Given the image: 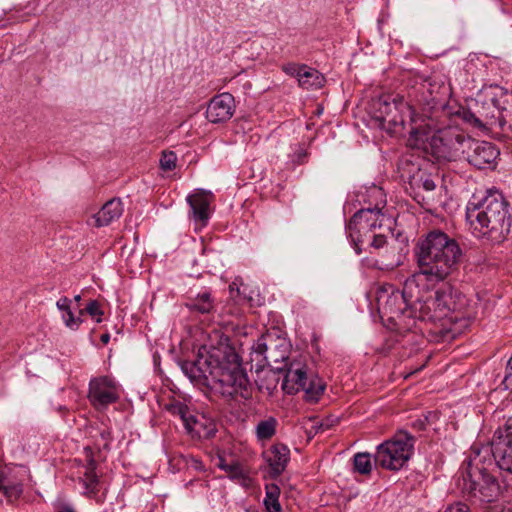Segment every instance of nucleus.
Wrapping results in <instances>:
<instances>
[{
  "mask_svg": "<svg viewBox=\"0 0 512 512\" xmlns=\"http://www.w3.org/2000/svg\"><path fill=\"white\" fill-rule=\"evenodd\" d=\"M415 257L419 270L405 281L402 291L390 284L382 285L376 291V304L382 321L400 333L414 327L409 311L413 291L422 281L441 282L456 271L462 250L454 238L441 230H432L418 240Z\"/></svg>",
  "mask_w": 512,
  "mask_h": 512,
  "instance_id": "nucleus-1",
  "label": "nucleus"
},
{
  "mask_svg": "<svg viewBox=\"0 0 512 512\" xmlns=\"http://www.w3.org/2000/svg\"><path fill=\"white\" fill-rule=\"evenodd\" d=\"M422 143L416 141L409 144L431 153L437 161H456L465 155L471 142L460 127L459 121L482 126V122L468 109L460 105L443 104L432 98L423 106Z\"/></svg>",
  "mask_w": 512,
  "mask_h": 512,
  "instance_id": "nucleus-2",
  "label": "nucleus"
},
{
  "mask_svg": "<svg viewBox=\"0 0 512 512\" xmlns=\"http://www.w3.org/2000/svg\"><path fill=\"white\" fill-rule=\"evenodd\" d=\"M191 381L202 383L212 391L230 399H248L251 385L241 366L238 354L232 349L213 348L200 354L194 363L183 366Z\"/></svg>",
  "mask_w": 512,
  "mask_h": 512,
  "instance_id": "nucleus-3",
  "label": "nucleus"
},
{
  "mask_svg": "<svg viewBox=\"0 0 512 512\" xmlns=\"http://www.w3.org/2000/svg\"><path fill=\"white\" fill-rule=\"evenodd\" d=\"M466 222L476 238L491 244L501 243L511 229L509 204L497 190L473 194L466 205Z\"/></svg>",
  "mask_w": 512,
  "mask_h": 512,
  "instance_id": "nucleus-4",
  "label": "nucleus"
},
{
  "mask_svg": "<svg viewBox=\"0 0 512 512\" xmlns=\"http://www.w3.org/2000/svg\"><path fill=\"white\" fill-rule=\"evenodd\" d=\"M492 469L491 450L473 445L457 478L458 488L473 504L491 503L499 497L500 485Z\"/></svg>",
  "mask_w": 512,
  "mask_h": 512,
  "instance_id": "nucleus-5",
  "label": "nucleus"
},
{
  "mask_svg": "<svg viewBox=\"0 0 512 512\" xmlns=\"http://www.w3.org/2000/svg\"><path fill=\"white\" fill-rule=\"evenodd\" d=\"M378 115L377 118L381 124L404 127L406 119H409L410 137L409 143L416 141L417 145L422 143L420 140L423 138V127L425 118H423V107L418 112L414 107L404 102L402 98L394 97L390 101V97L380 98L377 101Z\"/></svg>",
  "mask_w": 512,
  "mask_h": 512,
  "instance_id": "nucleus-6",
  "label": "nucleus"
},
{
  "mask_svg": "<svg viewBox=\"0 0 512 512\" xmlns=\"http://www.w3.org/2000/svg\"><path fill=\"white\" fill-rule=\"evenodd\" d=\"M415 437L398 431L391 439L377 446L374 455L375 464L391 471L403 468L414 452Z\"/></svg>",
  "mask_w": 512,
  "mask_h": 512,
  "instance_id": "nucleus-7",
  "label": "nucleus"
},
{
  "mask_svg": "<svg viewBox=\"0 0 512 512\" xmlns=\"http://www.w3.org/2000/svg\"><path fill=\"white\" fill-rule=\"evenodd\" d=\"M432 304L437 305L436 314L432 316L426 312L424 317L457 321L459 316L470 319L474 314L466 296L449 284H444L435 291Z\"/></svg>",
  "mask_w": 512,
  "mask_h": 512,
  "instance_id": "nucleus-8",
  "label": "nucleus"
},
{
  "mask_svg": "<svg viewBox=\"0 0 512 512\" xmlns=\"http://www.w3.org/2000/svg\"><path fill=\"white\" fill-rule=\"evenodd\" d=\"M282 389L287 394H295L303 390L309 399L317 400L324 392L325 385L318 378H309L305 365L292 362L284 376Z\"/></svg>",
  "mask_w": 512,
  "mask_h": 512,
  "instance_id": "nucleus-9",
  "label": "nucleus"
},
{
  "mask_svg": "<svg viewBox=\"0 0 512 512\" xmlns=\"http://www.w3.org/2000/svg\"><path fill=\"white\" fill-rule=\"evenodd\" d=\"M121 389L118 383L108 376H100L90 380L88 399L91 405L98 411L120 399Z\"/></svg>",
  "mask_w": 512,
  "mask_h": 512,
  "instance_id": "nucleus-10",
  "label": "nucleus"
},
{
  "mask_svg": "<svg viewBox=\"0 0 512 512\" xmlns=\"http://www.w3.org/2000/svg\"><path fill=\"white\" fill-rule=\"evenodd\" d=\"M493 459V467L512 473V419L499 427L494 434L492 446L489 447Z\"/></svg>",
  "mask_w": 512,
  "mask_h": 512,
  "instance_id": "nucleus-11",
  "label": "nucleus"
},
{
  "mask_svg": "<svg viewBox=\"0 0 512 512\" xmlns=\"http://www.w3.org/2000/svg\"><path fill=\"white\" fill-rule=\"evenodd\" d=\"M498 156L499 151L492 143L471 139L463 157L476 168L484 169L491 166Z\"/></svg>",
  "mask_w": 512,
  "mask_h": 512,
  "instance_id": "nucleus-12",
  "label": "nucleus"
},
{
  "mask_svg": "<svg viewBox=\"0 0 512 512\" xmlns=\"http://www.w3.org/2000/svg\"><path fill=\"white\" fill-rule=\"evenodd\" d=\"M214 199L211 192L205 190H197L187 197L190 205V216L195 223V229L205 227L210 218V205Z\"/></svg>",
  "mask_w": 512,
  "mask_h": 512,
  "instance_id": "nucleus-13",
  "label": "nucleus"
},
{
  "mask_svg": "<svg viewBox=\"0 0 512 512\" xmlns=\"http://www.w3.org/2000/svg\"><path fill=\"white\" fill-rule=\"evenodd\" d=\"M369 197L375 199L373 207L360 209L353 215V223L359 221V219H369V224H373V231L377 228H381L385 221V216L382 213V209L386 205V197L383 190L379 187L373 186L368 190Z\"/></svg>",
  "mask_w": 512,
  "mask_h": 512,
  "instance_id": "nucleus-14",
  "label": "nucleus"
},
{
  "mask_svg": "<svg viewBox=\"0 0 512 512\" xmlns=\"http://www.w3.org/2000/svg\"><path fill=\"white\" fill-rule=\"evenodd\" d=\"M234 109V97L230 93H221L210 100L206 117L212 123L225 122L232 117Z\"/></svg>",
  "mask_w": 512,
  "mask_h": 512,
  "instance_id": "nucleus-15",
  "label": "nucleus"
},
{
  "mask_svg": "<svg viewBox=\"0 0 512 512\" xmlns=\"http://www.w3.org/2000/svg\"><path fill=\"white\" fill-rule=\"evenodd\" d=\"M185 429L193 438L208 439L215 435L217 429L213 419L204 414L191 413L188 418Z\"/></svg>",
  "mask_w": 512,
  "mask_h": 512,
  "instance_id": "nucleus-16",
  "label": "nucleus"
},
{
  "mask_svg": "<svg viewBox=\"0 0 512 512\" xmlns=\"http://www.w3.org/2000/svg\"><path fill=\"white\" fill-rule=\"evenodd\" d=\"M289 454V449L283 444H275L263 453L273 477L279 476L285 470Z\"/></svg>",
  "mask_w": 512,
  "mask_h": 512,
  "instance_id": "nucleus-17",
  "label": "nucleus"
},
{
  "mask_svg": "<svg viewBox=\"0 0 512 512\" xmlns=\"http://www.w3.org/2000/svg\"><path fill=\"white\" fill-rule=\"evenodd\" d=\"M123 213V205L120 199L107 201L102 208L93 216L96 227L107 226L114 220L119 219Z\"/></svg>",
  "mask_w": 512,
  "mask_h": 512,
  "instance_id": "nucleus-18",
  "label": "nucleus"
},
{
  "mask_svg": "<svg viewBox=\"0 0 512 512\" xmlns=\"http://www.w3.org/2000/svg\"><path fill=\"white\" fill-rule=\"evenodd\" d=\"M432 301L433 296H417L416 299L413 300L409 311L411 315V320H414V325L416 324V320L436 322L443 319L424 317V314H426V312H428L432 316L436 314L437 305L433 306Z\"/></svg>",
  "mask_w": 512,
  "mask_h": 512,
  "instance_id": "nucleus-19",
  "label": "nucleus"
},
{
  "mask_svg": "<svg viewBox=\"0 0 512 512\" xmlns=\"http://www.w3.org/2000/svg\"><path fill=\"white\" fill-rule=\"evenodd\" d=\"M21 493L22 484L9 476L7 467L0 466V502H13Z\"/></svg>",
  "mask_w": 512,
  "mask_h": 512,
  "instance_id": "nucleus-20",
  "label": "nucleus"
},
{
  "mask_svg": "<svg viewBox=\"0 0 512 512\" xmlns=\"http://www.w3.org/2000/svg\"><path fill=\"white\" fill-rule=\"evenodd\" d=\"M273 342H275L271 335H262L260 338H258L256 344L254 345L253 349L255 353L259 355H263L264 358L267 361H274L278 362L280 359L284 360L286 358L285 353L286 350L283 351L279 355V357L276 355V348L278 345H274V348L272 347Z\"/></svg>",
  "mask_w": 512,
  "mask_h": 512,
  "instance_id": "nucleus-21",
  "label": "nucleus"
},
{
  "mask_svg": "<svg viewBox=\"0 0 512 512\" xmlns=\"http://www.w3.org/2000/svg\"><path fill=\"white\" fill-rule=\"evenodd\" d=\"M186 307L191 312H198L201 314H209L215 308V302L212 295L208 291L197 294L194 298H191L187 303Z\"/></svg>",
  "mask_w": 512,
  "mask_h": 512,
  "instance_id": "nucleus-22",
  "label": "nucleus"
},
{
  "mask_svg": "<svg viewBox=\"0 0 512 512\" xmlns=\"http://www.w3.org/2000/svg\"><path fill=\"white\" fill-rule=\"evenodd\" d=\"M95 467V460L93 458H89L84 476L81 478V483L85 490L84 493L89 497H96L99 491V481L95 473Z\"/></svg>",
  "mask_w": 512,
  "mask_h": 512,
  "instance_id": "nucleus-23",
  "label": "nucleus"
},
{
  "mask_svg": "<svg viewBox=\"0 0 512 512\" xmlns=\"http://www.w3.org/2000/svg\"><path fill=\"white\" fill-rule=\"evenodd\" d=\"M71 299L61 297L57 303V308L61 311V317L65 326L71 330H77L82 323V315L75 316L71 310Z\"/></svg>",
  "mask_w": 512,
  "mask_h": 512,
  "instance_id": "nucleus-24",
  "label": "nucleus"
},
{
  "mask_svg": "<svg viewBox=\"0 0 512 512\" xmlns=\"http://www.w3.org/2000/svg\"><path fill=\"white\" fill-rule=\"evenodd\" d=\"M323 81V76L316 69L307 67L306 65H304L298 78L299 86L304 89L320 88Z\"/></svg>",
  "mask_w": 512,
  "mask_h": 512,
  "instance_id": "nucleus-25",
  "label": "nucleus"
},
{
  "mask_svg": "<svg viewBox=\"0 0 512 512\" xmlns=\"http://www.w3.org/2000/svg\"><path fill=\"white\" fill-rule=\"evenodd\" d=\"M347 231L355 242H363L362 238L366 236L368 232L373 231V224H369V219L366 217L353 223L352 217L347 224Z\"/></svg>",
  "mask_w": 512,
  "mask_h": 512,
  "instance_id": "nucleus-26",
  "label": "nucleus"
},
{
  "mask_svg": "<svg viewBox=\"0 0 512 512\" xmlns=\"http://www.w3.org/2000/svg\"><path fill=\"white\" fill-rule=\"evenodd\" d=\"M278 421L274 417H268L259 421L255 427L256 437L259 441L270 440L275 434Z\"/></svg>",
  "mask_w": 512,
  "mask_h": 512,
  "instance_id": "nucleus-27",
  "label": "nucleus"
},
{
  "mask_svg": "<svg viewBox=\"0 0 512 512\" xmlns=\"http://www.w3.org/2000/svg\"><path fill=\"white\" fill-rule=\"evenodd\" d=\"M279 496L280 489L277 485L271 484L266 487V496L263 502L267 512H282Z\"/></svg>",
  "mask_w": 512,
  "mask_h": 512,
  "instance_id": "nucleus-28",
  "label": "nucleus"
},
{
  "mask_svg": "<svg viewBox=\"0 0 512 512\" xmlns=\"http://www.w3.org/2000/svg\"><path fill=\"white\" fill-rule=\"evenodd\" d=\"M410 186L413 189H423L427 192H431L436 188L434 180L424 173H418L417 175L412 176L410 179Z\"/></svg>",
  "mask_w": 512,
  "mask_h": 512,
  "instance_id": "nucleus-29",
  "label": "nucleus"
},
{
  "mask_svg": "<svg viewBox=\"0 0 512 512\" xmlns=\"http://www.w3.org/2000/svg\"><path fill=\"white\" fill-rule=\"evenodd\" d=\"M354 469L363 475L370 474L372 470L370 454L365 452L355 454Z\"/></svg>",
  "mask_w": 512,
  "mask_h": 512,
  "instance_id": "nucleus-30",
  "label": "nucleus"
},
{
  "mask_svg": "<svg viewBox=\"0 0 512 512\" xmlns=\"http://www.w3.org/2000/svg\"><path fill=\"white\" fill-rule=\"evenodd\" d=\"M84 313H87L95 319L97 323L102 321V316L104 314L101 304L97 300L89 301L84 309L79 310L80 315H83Z\"/></svg>",
  "mask_w": 512,
  "mask_h": 512,
  "instance_id": "nucleus-31",
  "label": "nucleus"
},
{
  "mask_svg": "<svg viewBox=\"0 0 512 512\" xmlns=\"http://www.w3.org/2000/svg\"><path fill=\"white\" fill-rule=\"evenodd\" d=\"M168 411L174 415L180 418V420L183 423V426H185L188 418L190 417L192 411L183 403L181 402H175L168 406Z\"/></svg>",
  "mask_w": 512,
  "mask_h": 512,
  "instance_id": "nucleus-32",
  "label": "nucleus"
},
{
  "mask_svg": "<svg viewBox=\"0 0 512 512\" xmlns=\"http://www.w3.org/2000/svg\"><path fill=\"white\" fill-rule=\"evenodd\" d=\"M177 156L173 151H164L160 158V167L164 171H172L176 167Z\"/></svg>",
  "mask_w": 512,
  "mask_h": 512,
  "instance_id": "nucleus-33",
  "label": "nucleus"
},
{
  "mask_svg": "<svg viewBox=\"0 0 512 512\" xmlns=\"http://www.w3.org/2000/svg\"><path fill=\"white\" fill-rule=\"evenodd\" d=\"M218 466L224 470L231 478L240 479L243 477V471L238 463H225L220 459Z\"/></svg>",
  "mask_w": 512,
  "mask_h": 512,
  "instance_id": "nucleus-34",
  "label": "nucleus"
},
{
  "mask_svg": "<svg viewBox=\"0 0 512 512\" xmlns=\"http://www.w3.org/2000/svg\"><path fill=\"white\" fill-rule=\"evenodd\" d=\"M304 65L296 64V63H286L282 65V71L289 76L299 78L301 71L303 70Z\"/></svg>",
  "mask_w": 512,
  "mask_h": 512,
  "instance_id": "nucleus-35",
  "label": "nucleus"
},
{
  "mask_svg": "<svg viewBox=\"0 0 512 512\" xmlns=\"http://www.w3.org/2000/svg\"><path fill=\"white\" fill-rule=\"evenodd\" d=\"M443 512H470V509L465 503L456 502L447 506Z\"/></svg>",
  "mask_w": 512,
  "mask_h": 512,
  "instance_id": "nucleus-36",
  "label": "nucleus"
},
{
  "mask_svg": "<svg viewBox=\"0 0 512 512\" xmlns=\"http://www.w3.org/2000/svg\"><path fill=\"white\" fill-rule=\"evenodd\" d=\"M308 157V153L305 149L300 148L294 155L293 162L295 164L301 165L306 162Z\"/></svg>",
  "mask_w": 512,
  "mask_h": 512,
  "instance_id": "nucleus-37",
  "label": "nucleus"
},
{
  "mask_svg": "<svg viewBox=\"0 0 512 512\" xmlns=\"http://www.w3.org/2000/svg\"><path fill=\"white\" fill-rule=\"evenodd\" d=\"M386 244V237L381 234L373 235L371 246L375 249L383 248Z\"/></svg>",
  "mask_w": 512,
  "mask_h": 512,
  "instance_id": "nucleus-38",
  "label": "nucleus"
},
{
  "mask_svg": "<svg viewBox=\"0 0 512 512\" xmlns=\"http://www.w3.org/2000/svg\"><path fill=\"white\" fill-rule=\"evenodd\" d=\"M392 252H395V249H394V248L392 249ZM393 254H394V256H396V254H395V253H393ZM400 262H401V261H400V256L397 254V257H396L395 259H393L391 262L386 263V264H385V267H386L387 269H393V268H395V267L399 266V265H400Z\"/></svg>",
  "mask_w": 512,
  "mask_h": 512,
  "instance_id": "nucleus-39",
  "label": "nucleus"
},
{
  "mask_svg": "<svg viewBox=\"0 0 512 512\" xmlns=\"http://www.w3.org/2000/svg\"><path fill=\"white\" fill-rule=\"evenodd\" d=\"M100 340H101V342H102L104 345L108 344V343H109V341H110V335H109V333H104V334H102V335H101V337H100Z\"/></svg>",
  "mask_w": 512,
  "mask_h": 512,
  "instance_id": "nucleus-40",
  "label": "nucleus"
},
{
  "mask_svg": "<svg viewBox=\"0 0 512 512\" xmlns=\"http://www.w3.org/2000/svg\"><path fill=\"white\" fill-rule=\"evenodd\" d=\"M60 512H74V511L70 508H63Z\"/></svg>",
  "mask_w": 512,
  "mask_h": 512,
  "instance_id": "nucleus-41",
  "label": "nucleus"
},
{
  "mask_svg": "<svg viewBox=\"0 0 512 512\" xmlns=\"http://www.w3.org/2000/svg\"><path fill=\"white\" fill-rule=\"evenodd\" d=\"M74 300H75L77 303H79V302H80V300H81V296H80V295H76V296L74 297Z\"/></svg>",
  "mask_w": 512,
  "mask_h": 512,
  "instance_id": "nucleus-42",
  "label": "nucleus"
},
{
  "mask_svg": "<svg viewBox=\"0 0 512 512\" xmlns=\"http://www.w3.org/2000/svg\"><path fill=\"white\" fill-rule=\"evenodd\" d=\"M414 199L420 203L419 194L415 193Z\"/></svg>",
  "mask_w": 512,
  "mask_h": 512,
  "instance_id": "nucleus-43",
  "label": "nucleus"
}]
</instances>
